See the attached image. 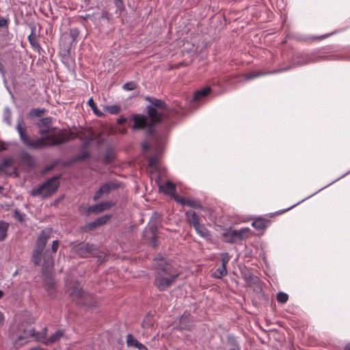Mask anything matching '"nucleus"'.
Returning <instances> with one entry per match:
<instances>
[{
	"label": "nucleus",
	"mask_w": 350,
	"mask_h": 350,
	"mask_svg": "<svg viewBox=\"0 0 350 350\" xmlns=\"http://www.w3.org/2000/svg\"><path fill=\"white\" fill-rule=\"evenodd\" d=\"M276 299L278 302L280 304H285L288 301V295L284 292H280L277 294Z\"/></svg>",
	"instance_id": "nucleus-35"
},
{
	"label": "nucleus",
	"mask_w": 350,
	"mask_h": 350,
	"mask_svg": "<svg viewBox=\"0 0 350 350\" xmlns=\"http://www.w3.org/2000/svg\"><path fill=\"white\" fill-rule=\"evenodd\" d=\"M336 59L334 55H328V56H319L317 59L313 61L318 62L321 60H334Z\"/></svg>",
	"instance_id": "nucleus-45"
},
{
	"label": "nucleus",
	"mask_w": 350,
	"mask_h": 350,
	"mask_svg": "<svg viewBox=\"0 0 350 350\" xmlns=\"http://www.w3.org/2000/svg\"><path fill=\"white\" fill-rule=\"evenodd\" d=\"M15 214H16V215H17V217L18 218V220L22 221H23V216L18 213L17 210H16Z\"/></svg>",
	"instance_id": "nucleus-55"
},
{
	"label": "nucleus",
	"mask_w": 350,
	"mask_h": 350,
	"mask_svg": "<svg viewBox=\"0 0 350 350\" xmlns=\"http://www.w3.org/2000/svg\"><path fill=\"white\" fill-rule=\"evenodd\" d=\"M90 157V154L88 152H83L80 154H78L75 157V161H81L85 159H88Z\"/></svg>",
	"instance_id": "nucleus-43"
},
{
	"label": "nucleus",
	"mask_w": 350,
	"mask_h": 350,
	"mask_svg": "<svg viewBox=\"0 0 350 350\" xmlns=\"http://www.w3.org/2000/svg\"><path fill=\"white\" fill-rule=\"evenodd\" d=\"M185 217L187 221L193 227L200 223V218L193 211H186Z\"/></svg>",
	"instance_id": "nucleus-18"
},
{
	"label": "nucleus",
	"mask_w": 350,
	"mask_h": 350,
	"mask_svg": "<svg viewBox=\"0 0 350 350\" xmlns=\"http://www.w3.org/2000/svg\"><path fill=\"white\" fill-rule=\"evenodd\" d=\"M146 100L150 103L147 107V113L152 122L154 124L161 122L167 111L165 103L154 97H147Z\"/></svg>",
	"instance_id": "nucleus-5"
},
{
	"label": "nucleus",
	"mask_w": 350,
	"mask_h": 350,
	"mask_svg": "<svg viewBox=\"0 0 350 350\" xmlns=\"http://www.w3.org/2000/svg\"><path fill=\"white\" fill-rule=\"evenodd\" d=\"M64 335V331L62 329L57 330L55 333H53L50 337L47 338V340H45V345H48L50 344H53L56 341L59 340Z\"/></svg>",
	"instance_id": "nucleus-24"
},
{
	"label": "nucleus",
	"mask_w": 350,
	"mask_h": 350,
	"mask_svg": "<svg viewBox=\"0 0 350 350\" xmlns=\"http://www.w3.org/2000/svg\"><path fill=\"white\" fill-rule=\"evenodd\" d=\"M29 329V338L32 337L35 340L42 342L45 344V340H47L46 331L47 328L44 327L41 332H37L34 328H28Z\"/></svg>",
	"instance_id": "nucleus-14"
},
{
	"label": "nucleus",
	"mask_w": 350,
	"mask_h": 350,
	"mask_svg": "<svg viewBox=\"0 0 350 350\" xmlns=\"http://www.w3.org/2000/svg\"><path fill=\"white\" fill-rule=\"evenodd\" d=\"M173 199L178 203L182 204V205H186V201H187V198H183V197H180L179 196H177V195H175L174 197H173Z\"/></svg>",
	"instance_id": "nucleus-44"
},
{
	"label": "nucleus",
	"mask_w": 350,
	"mask_h": 350,
	"mask_svg": "<svg viewBox=\"0 0 350 350\" xmlns=\"http://www.w3.org/2000/svg\"><path fill=\"white\" fill-rule=\"evenodd\" d=\"M105 110L110 114H118L120 111V107L118 105L106 106Z\"/></svg>",
	"instance_id": "nucleus-34"
},
{
	"label": "nucleus",
	"mask_w": 350,
	"mask_h": 350,
	"mask_svg": "<svg viewBox=\"0 0 350 350\" xmlns=\"http://www.w3.org/2000/svg\"><path fill=\"white\" fill-rule=\"evenodd\" d=\"M119 185L115 182H107L103 185L99 189L95 192L93 199L94 201H97L104 195L109 193L111 191L118 188Z\"/></svg>",
	"instance_id": "nucleus-12"
},
{
	"label": "nucleus",
	"mask_w": 350,
	"mask_h": 350,
	"mask_svg": "<svg viewBox=\"0 0 350 350\" xmlns=\"http://www.w3.org/2000/svg\"><path fill=\"white\" fill-rule=\"evenodd\" d=\"M113 1L117 8V11H119L120 14H121L123 11L125 10L123 0H113Z\"/></svg>",
	"instance_id": "nucleus-37"
},
{
	"label": "nucleus",
	"mask_w": 350,
	"mask_h": 350,
	"mask_svg": "<svg viewBox=\"0 0 350 350\" xmlns=\"http://www.w3.org/2000/svg\"><path fill=\"white\" fill-rule=\"evenodd\" d=\"M20 158L23 161L29 165H32L33 164V159L32 156L25 150H23L20 152Z\"/></svg>",
	"instance_id": "nucleus-27"
},
{
	"label": "nucleus",
	"mask_w": 350,
	"mask_h": 350,
	"mask_svg": "<svg viewBox=\"0 0 350 350\" xmlns=\"http://www.w3.org/2000/svg\"><path fill=\"white\" fill-rule=\"evenodd\" d=\"M29 350H47V349H43V348H40V347H36V348L31 349Z\"/></svg>",
	"instance_id": "nucleus-57"
},
{
	"label": "nucleus",
	"mask_w": 350,
	"mask_h": 350,
	"mask_svg": "<svg viewBox=\"0 0 350 350\" xmlns=\"http://www.w3.org/2000/svg\"><path fill=\"white\" fill-rule=\"evenodd\" d=\"M248 230L247 228H242L239 230H229L222 234V237L226 243H234L237 239H243V233Z\"/></svg>",
	"instance_id": "nucleus-13"
},
{
	"label": "nucleus",
	"mask_w": 350,
	"mask_h": 350,
	"mask_svg": "<svg viewBox=\"0 0 350 350\" xmlns=\"http://www.w3.org/2000/svg\"><path fill=\"white\" fill-rule=\"evenodd\" d=\"M44 113V109H33L30 111L29 116L30 117H40L42 113Z\"/></svg>",
	"instance_id": "nucleus-39"
},
{
	"label": "nucleus",
	"mask_w": 350,
	"mask_h": 350,
	"mask_svg": "<svg viewBox=\"0 0 350 350\" xmlns=\"http://www.w3.org/2000/svg\"><path fill=\"white\" fill-rule=\"evenodd\" d=\"M110 218H111V215H103V216L98 217L95 221L97 224V226H98V227H99V226L105 224V223H107L110 219Z\"/></svg>",
	"instance_id": "nucleus-36"
},
{
	"label": "nucleus",
	"mask_w": 350,
	"mask_h": 350,
	"mask_svg": "<svg viewBox=\"0 0 350 350\" xmlns=\"http://www.w3.org/2000/svg\"><path fill=\"white\" fill-rule=\"evenodd\" d=\"M28 324L25 322L10 325L8 331V338L13 346L19 348L29 342Z\"/></svg>",
	"instance_id": "nucleus-4"
},
{
	"label": "nucleus",
	"mask_w": 350,
	"mask_h": 350,
	"mask_svg": "<svg viewBox=\"0 0 350 350\" xmlns=\"http://www.w3.org/2000/svg\"><path fill=\"white\" fill-rule=\"evenodd\" d=\"M12 163L13 159L12 158H4L0 164V170H2L3 168L10 166Z\"/></svg>",
	"instance_id": "nucleus-38"
},
{
	"label": "nucleus",
	"mask_w": 350,
	"mask_h": 350,
	"mask_svg": "<svg viewBox=\"0 0 350 350\" xmlns=\"http://www.w3.org/2000/svg\"><path fill=\"white\" fill-rule=\"evenodd\" d=\"M227 273L226 267L225 265H221L211 274V277L213 278L220 279L226 275Z\"/></svg>",
	"instance_id": "nucleus-25"
},
{
	"label": "nucleus",
	"mask_w": 350,
	"mask_h": 350,
	"mask_svg": "<svg viewBox=\"0 0 350 350\" xmlns=\"http://www.w3.org/2000/svg\"><path fill=\"white\" fill-rule=\"evenodd\" d=\"M159 191L165 195L173 198L176 195V185L171 181L167 180L164 185L159 186Z\"/></svg>",
	"instance_id": "nucleus-15"
},
{
	"label": "nucleus",
	"mask_w": 350,
	"mask_h": 350,
	"mask_svg": "<svg viewBox=\"0 0 350 350\" xmlns=\"http://www.w3.org/2000/svg\"><path fill=\"white\" fill-rule=\"evenodd\" d=\"M142 148L143 150L146 151L149 148V145L146 142H144L142 144Z\"/></svg>",
	"instance_id": "nucleus-50"
},
{
	"label": "nucleus",
	"mask_w": 350,
	"mask_h": 350,
	"mask_svg": "<svg viewBox=\"0 0 350 350\" xmlns=\"http://www.w3.org/2000/svg\"><path fill=\"white\" fill-rule=\"evenodd\" d=\"M155 276L154 284L159 291H166L171 287L179 273L170 264L166 263L162 258L158 263L154 264Z\"/></svg>",
	"instance_id": "nucleus-3"
},
{
	"label": "nucleus",
	"mask_w": 350,
	"mask_h": 350,
	"mask_svg": "<svg viewBox=\"0 0 350 350\" xmlns=\"http://www.w3.org/2000/svg\"><path fill=\"white\" fill-rule=\"evenodd\" d=\"M96 227H98V226H97L96 221L90 222L85 226V228H87L89 230H91Z\"/></svg>",
	"instance_id": "nucleus-46"
},
{
	"label": "nucleus",
	"mask_w": 350,
	"mask_h": 350,
	"mask_svg": "<svg viewBox=\"0 0 350 350\" xmlns=\"http://www.w3.org/2000/svg\"><path fill=\"white\" fill-rule=\"evenodd\" d=\"M30 28L31 33L28 36L29 44L33 49H39L40 46L36 35V28L34 25H31Z\"/></svg>",
	"instance_id": "nucleus-20"
},
{
	"label": "nucleus",
	"mask_w": 350,
	"mask_h": 350,
	"mask_svg": "<svg viewBox=\"0 0 350 350\" xmlns=\"http://www.w3.org/2000/svg\"><path fill=\"white\" fill-rule=\"evenodd\" d=\"M75 252L81 257L86 258L94 255L97 247L94 244L89 243H80L74 247Z\"/></svg>",
	"instance_id": "nucleus-11"
},
{
	"label": "nucleus",
	"mask_w": 350,
	"mask_h": 350,
	"mask_svg": "<svg viewBox=\"0 0 350 350\" xmlns=\"http://www.w3.org/2000/svg\"><path fill=\"white\" fill-rule=\"evenodd\" d=\"M4 322H5L4 315H3V312H1L0 311V327L4 325Z\"/></svg>",
	"instance_id": "nucleus-48"
},
{
	"label": "nucleus",
	"mask_w": 350,
	"mask_h": 350,
	"mask_svg": "<svg viewBox=\"0 0 350 350\" xmlns=\"http://www.w3.org/2000/svg\"><path fill=\"white\" fill-rule=\"evenodd\" d=\"M191 318V317L189 313H184L180 317L179 323L180 329L188 330L191 329V325L189 323L190 322Z\"/></svg>",
	"instance_id": "nucleus-19"
},
{
	"label": "nucleus",
	"mask_w": 350,
	"mask_h": 350,
	"mask_svg": "<svg viewBox=\"0 0 350 350\" xmlns=\"http://www.w3.org/2000/svg\"><path fill=\"white\" fill-rule=\"evenodd\" d=\"M136 348H137L138 350H148V348L144 345H143L141 342L138 343V345L136 347Z\"/></svg>",
	"instance_id": "nucleus-49"
},
{
	"label": "nucleus",
	"mask_w": 350,
	"mask_h": 350,
	"mask_svg": "<svg viewBox=\"0 0 350 350\" xmlns=\"http://www.w3.org/2000/svg\"><path fill=\"white\" fill-rule=\"evenodd\" d=\"M51 122L52 120L50 117L40 118L37 124V126L39 129V133L43 135L48 133L50 131L48 127Z\"/></svg>",
	"instance_id": "nucleus-16"
},
{
	"label": "nucleus",
	"mask_w": 350,
	"mask_h": 350,
	"mask_svg": "<svg viewBox=\"0 0 350 350\" xmlns=\"http://www.w3.org/2000/svg\"><path fill=\"white\" fill-rule=\"evenodd\" d=\"M7 23H8V20L4 19V18L0 19V27H4L7 25Z\"/></svg>",
	"instance_id": "nucleus-51"
},
{
	"label": "nucleus",
	"mask_w": 350,
	"mask_h": 350,
	"mask_svg": "<svg viewBox=\"0 0 350 350\" xmlns=\"http://www.w3.org/2000/svg\"><path fill=\"white\" fill-rule=\"evenodd\" d=\"M131 120H133L134 122L132 126V130H142L148 127V129L146 132V135L148 136L152 134L154 131V123L152 122V120H150L148 115L145 116L140 113H136L132 116Z\"/></svg>",
	"instance_id": "nucleus-8"
},
{
	"label": "nucleus",
	"mask_w": 350,
	"mask_h": 350,
	"mask_svg": "<svg viewBox=\"0 0 350 350\" xmlns=\"http://www.w3.org/2000/svg\"><path fill=\"white\" fill-rule=\"evenodd\" d=\"M79 35V31L77 28H72L70 30V36L72 38V42H75Z\"/></svg>",
	"instance_id": "nucleus-42"
},
{
	"label": "nucleus",
	"mask_w": 350,
	"mask_h": 350,
	"mask_svg": "<svg viewBox=\"0 0 350 350\" xmlns=\"http://www.w3.org/2000/svg\"><path fill=\"white\" fill-rule=\"evenodd\" d=\"M186 205L191 208H199L201 210L203 209V206L200 202L194 199L187 198Z\"/></svg>",
	"instance_id": "nucleus-31"
},
{
	"label": "nucleus",
	"mask_w": 350,
	"mask_h": 350,
	"mask_svg": "<svg viewBox=\"0 0 350 350\" xmlns=\"http://www.w3.org/2000/svg\"><path fill=\"white\" fill-rule=\"evenodd\" d=\"M88 104L96 116H97L98 117H102L104 116L103 113L97 108L96 104L94 103L92 98H90L88 100Z\"/></svg>",
	"instance_id": "nucleus-30"
},
{
	"label": "nucleus",
	"mask_w": 350,
	"mask_h": 350,
	"mask_svg": "<svg viewBox=\"0 0 350 350\" xmlns=\"http://www.w3.org/2000/svg\"><path fill=\"white\" fill-rule=\"evenodd\" d=\"M8 227V223L4 221H0V241H2L5 239Z\"/></svg>",
	"instance_id": "nucleus-28"
},
{
	"label": "nucleus",
	"mask_w": 350,
	"mask_h": 350,
	"mask_svg": "<svg viewBox=\"0 0 350 350\" xmlns=\"http://www.w3.org/2000/svg\"><path fill=\"white\" fill-rule=\"evenodd\" d=\"M113 206L111 202H101L89 207V211L94 213H100L105 210L109 209Z\"/></svg>",
	"instance_id": "nucleus-17"
},
{
	"label": "nucleus",
	"mask_w": 350,
	"mask_h": 350,
	"mask_svg": "<svg viewBox=\"0 0 350 350\" xmlns=\"http://www.w3.org/2000/svg\"><path fill=\"white\" fill-rule=\"evenodd\" d=\"M66 285L68 288V293L70 299L77 304L91 307L90 300H92V296L84 291L77 282L66 281Z\"/></svg>",
	"instance_id": "nucleus-6"
},
{
	"label": "nucleus",
	"mask_w": 350,
	"mask_h": 350,
	"mask_svg": "<svg viewBox=\"0 0 350 350\" xmlns=\"http://www.w3.org/2000/svg\"><path fill=\"white\" fill-rule=\"evenodd\" d=\"M344 350H350V343L345 346Z\"/></svg>",
	"instance_id": "nucleus-56"
},
{
	"label": "nucleus",
	"mask_w": 350,
	"mask_h": 350,
	"mask_svg": "<svg viewBox=\"0 0 350 350\" xmlns=\"http://www.w3.org/2000/svg\"><path fill=\"white\" fill-rule=\"evenodd\" d=\"M126 345L129 347H134L135 348L137 346L138 343L139 342V341H137V339H135L134 338V336L131 334H129L126 336Z\"/></svg>",
	"instance_id": "nucleus-33"
},
{
	"label": "nucleus",
	"mask_w": 350,
	"mask_h": 350,
	"mask_svg": "<svg viewBox=\"0 0 350 350\" xmlns=\"http://www.w3.org/2000/svg\"><path fill=\"white\" fill-rule=\"evenodd\" d=\"M127 119L124 117H120L119 118L117 119V123L120 125H122L124 123H125L126 122Z\"/></svg>",
	"instance_id": "nucleus-47"
},
{
	"label": "nucleus",
	"mask_w": 350,
	"mask_h": 350,
	"mask_svg": "<svg viewBox=\"0 0 350 350\" xmlns=\"http://www.w3.org/2000/svg\"><path fill=\"white\" fill-rule=\"evenodd\" d=\"M123 89L126 91H131L137 88V85L134 81H129L124 83L122 86Z\"/></svg>",
	"instance_id": "nucleus-40"
},
{
	"label": "nucleus",
	"mask_w": 350,
	"mask_h": 350,
	"mask_svg": "<svg viewBox=\"0 0 350 350\" xmlns=\"http://www.w3.org/2000/svg\"><path fill=\"white\" fill-rule=\"evenodd\" d=\"M230 258V256L229 255L228 253H227V252L221 253V265H225L226 267V265L229 262Z\"/></svg>",
	"instance_id": "nucleus-41"
},
{
	"label": "nucleus",
	"mask_w": 350,
	"mask_h": 350,
	"mask_svg": "<svg viewBox=\"0 0 350 350\" xmlns=\"http://www.w3.org/2000/svg\"><path fill=\"white\" fill-rule=\"evenodd\" d=\"M228 350H240V347H239V345L236 342H234L233 343V347Z\"/></svg>",
	"instance_id": "nucleus-52"
},
{
	"label": "nucleus",
	"mask_w": 350,
	"mask_h": 350,
	"mask_svg": "<svg viewBox=\"0 0 350 350\" xmlns=\"http://www.w3.org/2000/svg\"><path fill=\"white\" fill-rule=\"evenodd\" d=\"M0 72H1L2 74L5 73L4 66L3 65V64L1 62H0Z\"/></svg>",
	"instance_id": "nucleus-54"
},
{
	"label": "nucleus",
	"mask_w": 350,
	"mask_h": 350,
	"mask_svg": "<svg viewBox=\"0 0 350 350\" xmlns=\"http://www.w3.org/2000/svg\"><path fill=\"white\" fill-rule=\"evenodd\" d=\"M295 205H296V204H295V205H293V206H291V207H288V208L286 209V211H287V210L291 209V208H293V207H294Z\"/></svg>",
	"instance_id": "nucleus-59"
},
{
	"label": "nucleus",
	"mask_w": 350,
	"mask_h": 350,
	"mask_svg": "<svg viewBox=\"0 0 350 350\" xmlns=\"http://www.w3.org/2000/svg\"><path fill=\"white\" fill-rule=\"evenodd\" d=\"M308 62H309L308 61H306V62H302V63H299V62L296 65L295 64H291V65H289L288 66H286V67H284V68H279V69H275V70H271V71H269V72H261V71H254V72H252L245 74L244 77H245V80L249 81V80H252L253 79H255V78H257V77H262V76H265V75H273V74H277V73L285 72V71L289 70L295 68L296 66H301V65H303V64H306Z\"/></svg>",
	"instance_id": "nucleus-9"
},
{
	"label": "nucleus",
	"mask_w": 350,
	"mask_h": 350,
	"mask_svg": "<svg viewBox=\"0 0 350 350\" xmlns=\"http://www.w3.org/2000/svg\"><path fill=\"white\" fill-rule=\"evenodd\" d=\"M196 232L202 238L210 239L211 234L208 229L202 224L199 223L193 226Z\"/></svg>",
	"instance_id": "nucleus-21"
},
{
	"label": "nucleus",
	"mask_w": 350,
	"mask_h": 350,
	"mask_svg": "<svg viewBox=\"0 0 350 350\" xmlns=\"http://www.w3.org/2000/svg\"><path fill=\"white\" fill-rule=\"evenodd\" d=\"M153 325H154L153 317L152 315L147 314L144 317V319L142 323V327L144 329H148V328L151 327Z\"/></svg>",
	"instance_id": "nucleus-29"
},
{
	"label": "nucleus",
	"mask_w": 350,
	"mask_h": 350,
	"mask_svg": "<svg viewBox=\"0 0 350 350\" xmlns=\"http://www.w3.org/2000/svg\"><path fill=\"white\" fill-rule=\"evenodd\" d=\"M211 90V89L210 87H208V86L204 87V88L200 89L194 93L193 99V100H199V99L202 98V97H204L206 95H208L210 93Z\"/></svg>",
	"instance_id": "nucleus-26"
},
{
	"label": "nucleus",
	"mask_w": 350,
	"mask_h": 350,
	"mask_svg": "<svg viewBox=\"0 0 350 350\" xmlns=\"http://www.w3.org/2000/svg\"><path fill=\"white\" fill-rule=\"evenodd\" d=\"M2 189H3V187L1 186H0V192L1 191Z\"/></svg>",
	"instance_id": "nucleus-60"
},
{
	"label": "nucleus",
	"mask_w": 350,
	"mask_h": 350,
	"mask_svg": "<svg viewBox=\"0 0 350 350\" xmlns=\"http://www.w3.org/2000/svg\"><path fill=\"white\" fill-rule=\"evenodd\" d=\"M59 176H54L49 178L45 183L37 188H33L31 191V196H37L41 195L45 198L54 193L58 189L59 184L58 182Z\"/></svg>",
	"instance_id": "nucleus-7"
},
{
	"label": "nucleus",
	"mask_w": 350,
	"mask_h": 350,
	"mask_svg": "<svg viewBox=\"0 0 350 350\" xmlns=\"http://www.w3.org/2000/svg\"><path fill=\"white\" fill-rule=\"evenodd\" d=\"M44 286L45 290L48 292L49 295L51 297H54L55 295V282L52 279L45 280L44 282Z\"/></svg>",
	"instance_id": "nucleus-22"
},
{
	"label": "nucleus",
	"mask_w": 350,
	"mask_h": 350,
	"mask_svg": "<svg viewBox=\"0 0 350 350\" xmlns=\"http://www.w3.org/2000/svg\"><path fill=\"white\" fill-rule=\"evenodd\" d=\"M52 234V228H46L42 230L39 234L32 251V262L34 265H40L42 260V274L45 275L50 273L53 268L54 260L52 253H55L59 245L58 240H55L52 243L51 251L46 249V243Z\"/></svg>",
	"instance_id": "nucleus-2"
},
{
	"label": "nucleus",
	"mask_w": 350,
	"mask_h": 350,
	"mask_svg": "<svg viewBox=\"0 0 350 350\" xmlns=\"http://www.w3.org/2000/svg\"><path fill=\"white\" fill-rule=\"evenodd\" d=\"M12 113L11 110L8 107L4 108L3 110V120L9 126L11 125Z\"/></svg>",
	"instance_id": "nucleus-32"
},
{
	"label": "nucleus",
	"mask_w": 350,
	"mask_h": 350,
	"mask_svg": "<svg viewBox=\"0 0 350 350\" xmlns=\"http://www.w3.org/2000/svg\"><path fill=\"white\" fill-rule=\"evenodd\" d=\"M157 228L154 224H148L144 228L143 237L144 241L152 247H155L158 245L157 239Z\"/></svg>",
	"instance_id": "nucleus-10"
},
{
	"label": "nucleus",
	"mask_w": 350,
	"mask_h": 350,
	"mask_svg": "<svg viewBox=\"0 0 350 350\" xmlns=\"http://www.w3.org/2000/svg\"><path fill=\"white\" fill-rule=\"evenodd\" d=\"M155 163H156V159H155V158H154V157H151V158H150V159H149V165H150V166H153V165H155Z\"/></svg>",
	"instance_id": "nucleus-53"
},
{
	"label": "nucleus",
	"mask_w": 350,
	"mask_h": 350,
	"mask_svg": "<svg viewBox=\"0 0 350 350\" xmlns=\"http://www.w3.org/2000/svg\"><path fill=\"white\" fill-rule=\"evenodd\" d=\"M268 224V219L259 217L254 219L252 225L256 230H262L267 227Z\"/></svg>",
	"instance_id": "nucleus-23"
},
{
	"label": "nucleus",
	"mask_w": 350,
	"mask_h": 350,
	"mask_svg": "<svg viewBox=\"0 0 350 350\" xmlns=\"http://www.w3.org/2000/svg\"><path fill=\"white\" fill-rule=\"evenodd\" d=\"M4 293L3 291L0 290V299L3 297Z\"/></svg>",
	"instance_id": "nucleus-58"
},
{
	"label": "nucleus",
	"mask_w": 350,
	"mask_h": 350,
	"mask_svg": "<svg viewBox=\"0 0 350 350\" xmlns=\"http://www.w3.org/2000/svg\"><path fill=\"white\" fill-rule=\"evenodd\" d=\"M16 129L20 139L27 147L40 149L47 146H57L73 140L77 135L71 131L62 130L59 133L33 139L27 133V126L22 118L17 120Z\"/></svg>",
	"instance_id": "nucleus-1"
}]
</instances>
